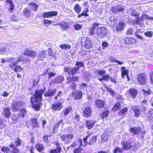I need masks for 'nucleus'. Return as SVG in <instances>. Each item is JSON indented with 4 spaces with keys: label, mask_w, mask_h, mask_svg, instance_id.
Wrapping results in <instances>:
<instances>
[{
    "label": "nucleus",
    "mask_w": 153,
    "mask_h": 153,
    "mask_svg": "<svg viewBox=\"0 0 153 153\" xmlns=\"http://www.w3.org/2000/svg\"><path fill=\"white\" fill-rule=\"evenodd\" d=\"M45 88H43L35 91V95L31 98V102L32 107L36 110L38 111L39 110L40 106L39 103H36L39 102L42 99V95L45 91Z\"/></svg>",
    "instance_id": "f257e3e1"
},
{
    "label": "nucleus",
    "mask_w": 153,
    "mask_h": 153,
    "mask_svg": "<svg viewBox=\"0 0 153 153\" xmlns=\"http://www.w3.org/2000/svg\"><path fill=\"white\" fill-rule=\"evenodd\" d=\"M99 25L98 23H94L89 30L90 33L91 35H94L95 33L96 30V34L98 36L101 38L104 37L107 33V29L104 27H99Z\"/></svg>",
    "instance_id": "f03ea898"
},
{
    "label": "nucleus",
    "mask_w": 153,
    "mask_h": 153,
    "mask_svg": "<svg viewBox=\"0 0 153 153\" xmlns=\"http://www.w3.org/2000/svg\"><path fill=\"white\" fill-rule=\"evenodd\" d=\"M82 46L87 49H90L93 46L91 42L88 37H84L82 39Z\"/></svg>",
    "instance_id": "7ed1b4c3"
},
{
    "label": "nucleus",
    "mask_w": 153,
    "mask_h": 153,
    "mask_svg": "<svg viewBox=\"0 0 153 153\" xmlns=\"http://www.w3.org/2000/svg\"><path fill=\"white\" fill-rule=\"evenodd\" d=\"M74 135L72 134H64L62 135H60L61 139L65 143H70Z\"/></svg>",
    "instance_id": "20e7f679"
},
{
    "label": "nucleus",
    "mask_w": 153,
    "mask_h": 153,
    "mask_svg": "<svg viewBox=\"0 0 153 153\" xmlns=\"http://www.w3.org/2000/svg\"><path fill=\"white\" fill-rule=\"evenodd\" d=\"M137 81L138 84L140 85H143L146 82L147 77L144 74H140L137 76Z\"/></svg>",
    "instance_id": "39448f33"
},
{
    "label": "nucleus",
    "mask_w": 153,
    "mask_h": 153,
    "mask_svg": "<svg viewBox=\"0 0 153 153\" xmlns=\"http://www.w3.org/2000/svg\"><path fill=\"white\" fill-rule=\"evenodd\" d=\"M79 70L78 68L76 67L73 68L66 67L65 68V72H68V74L69 75H73L77 74Z\"/></svg>",
    "instance_id": "423d86ee"
},
{
    "label": "nucleus",
    "mask_w": 153,
    "mask_h": 153,
    "mask_svg": "<svg viewBox=\"0 0 153 153\" xmlns=\"http://www.w3.org/2000/svg\"><path fill=\"white\" fill-rule=\"evenodd\" d=\"M22 103L20 102H14L11 107L12 110L14 112L18 111L21 106L22 105Z\"/></svg>",
    "instance_id": "0eeeda50"
},
{
    "label": "nucleus",
    "mask_w": 153,
    "mask_h": 153,
    "mask_svg": "<svg viewBox=\"0 0 153 153\" xmlns=\"http://www.w3.org/2000/svg\"><path fill=\"white\" fill-rule=\"evenodd\" d=\"M124 42L126 44H133L136 43L137 40L134 38L127 37L124 39Z\"/></svg>",
    "instance_id": "6e6552de"
},
{
    "label": "nucleus",
    "mask_w": 153,
    "mask_h": 153,
    "mask_svg": "<svg viewBox=\"0 0 153 153\" xmlns=\"http://www.w3.org/2000/svg\"><path fill=\"white\" fill-rule=\"evenodd\" d=\"M23 54L31 56L32 58H34L35 57L37 56V53L35 51L27 49L24 52Z\"/></svg>",
    "instance_id": "1a4fd4ad"
},
{
    "label": "nucleus",
    "mask_w": 153,
    "mask_h": 153,
    "mask_svg": "<svg viewBox=\"0 0 153 153\" xmlns=\"http://www.w3.org/2000/svg\"><path fill=\"white\" fill-rule=\"evenodd\" d=\"M62 108L61 103L58 102L53 104L52 105L51 109L53 111H60Z\"/></svg>",
    "instance_id": "9d476101"
},
{
    "label": "nucleus",
    "mask_w": 153,
    "mask_h": 153,
    "mask_svg": "<svg viewBox=\"0 0 153 153\" xmlns=\"http://www.w3.org/2000/svg\"><path fill=\"white\" fill-rule=\"evenodd\" d=\"M124 10V7L120 5L113 7L111 8V10L112 12L115 14L119 12H123Z\"/></svg>",
    "instance_id": "9b49d317"
},
{
    "label": "nucleus",
    "mask_w": 153,
    "mask_h": 153,
    "mask_svg": "<svg viewBox=\"0 0 153 153\" xmlns=\"http://www.w3.org/2000/svg\"><path fill=\"white\" fill-rule=\"evenodd\" d=\"M57 13L56 11H51L44 13L42 16L44 18H50L53 16H56Z\"/></svg>",
    "instance_id": "f8f14e48"
},
{
    "label": "nucleus",
    "mask_w": 153,
    "mask_h": 153,
    "mask_svg": "<svg viewBox=\"0 0 153 153\" xmlns=\"http://www.w3.org/2000/svg\"><path fill=\"white\" fill-rule=\"evenodd\" d=\"M95 104L97 107L101 108L104 107L105 103L103 100L97 99L95 101Z\"/></svg>",
    "instance_id": "ddd939ff"
},
{
    "label": "nucleus",
    "mask_w": 153,
    "mask_h": 153,
    "mask_svg": "<svg viewBox=\"0 0 153 153\" xmlns=\"http://www.w3.org/2000/svg\"><path fill=\"white\" fill-rule=\"evenodd\" d=\"M23 57L22 56H20L18 57L17 59L13 63H10L9 65L11 68L13 69V67L16 66L19 62H22Z\"/></svg>",
    "instance_id": "4468645a"
},
{
    "label": "nucleus",
    "mask_w": 153,
    "mask_h": 153,
    "mask_svg": "<svg viewBox=\"0 0 153 153\" xmlns=\"http://www.w3.org/2000/svg\"><path fill=\"white\" fill-rule=\"evenodd\" d=\"M96 121L94 120H89L86 121V126L88 129L92 128Z\"/></svg>",
    "instance_id": "2eb2a0df"
},
{
    "label": "nucleus",
    "mask_w": 153,
    "mask_h": 153,
    "mask_svg": "<svg viewBox=\"0 0 153 153\" xmlns=\"http://www.w3.org/2000/svg\"><path fill=\"white\" fill-rule=\"evenodd\" d=\"M141 128L139 127L131 128L130 131L131 133H134L135 134H140Z\"/></svg>",
    "instance_id": "dca6fc26"
},
{
    "label": "nucleus",
    "mask_w": 153,
    "mask_h": 153,
    "mask_svg": "<svg viewBox=\"0 0 153 153\" xmlns=\"http://www.w3.org/2000/svg\"><path fill=\"white\" fill-rule=\"evenodd\" d=\"M126 25L125 22H119L116 27V29L117 31H121L123 30Z\"/></svg>",
    "instance_id": "f3484780"
},
{
    "label": "nucleus",
    "mask_w": 153,
    "mask_h": 153,
    "mask_svg": "<svg viewBox=\"0 0 153 153\" xmlns=\"http://www.w3.org/2000/svg\"><path fill=\"white\" fill-rule=\"evenodd\" d=\"M30 124L31 125L32 128H35L39 127V124L37 123V120L36 118H32L31 119Z\"/></svg>",
    "instance_id": "a211bd4d"
},
{
    "label": "nucleus",
    "mask_w": 153,
    "mask_h": 153,
    "mask_svg": "<svg viewBox=\"0 0 153 153\" xmlns=\"http://www.w3.org/2000/svg\"><path fill=\"white\" fill-rule=\"evenodd\" d=\"M84 114L87 117H90L91 114V110L90 107H86L84 110Z\"/></svg>",
    "instance_id": "6ab92c4d"
},
{
    "label": "nucleus",
    "mask_w": 153,
    "mask_h": 153,
    "mask_svg": "<svg viewBox=\"0 0 153 153\" xmlns=\"http://www.w3.org/2000/svg\"><path fill=\"white\" fill-rule=\"evenodd\" d=\"M47 51L44 50L41 51L38 55V57L40 60H42L45 58L46 56Z\"/></svg>",
    "instance_id": "aec40b11"
},
{
    "label": "nucleus",
    "mask_w": 153,
    "mask_h": 153,
    "mask_svg": "<svg viewBox=\"0 0 153 153\" xmlns=\"http://www.w3.org/2000/svg\"><path fill=\"white\" fill-rule=\"evenodd\" d=\"M133 98H135L138 93L137 91L135 89L131 88L128 90L127 91Z\"/></svg>",
    "instance_id": "412c9836"
},
{
    "label": "nucleus",
    "mask_w": 153,
    "mask_h": 153,
    "mask_svg": "<svg viewBox=\"0 0 153 153\" xmlns=\"http://www.w3.org/2000/svg\"><path fill=\"white\" fill-rule=\"evenodd\" d=\"M56 92V90L55 89L48 90L47 92L45 94L44 96L45 97L52 96Z\"/></svg>",
    "instance_id": "4be33fe9"
},
{
    "label": "nucleus",
    "mask_w": 153,
    "mask_h": 153,
    "mask_svg": "<svg viewBox=\"0 0 153 153\" xmlns=\"http://www.w3.org/2000/svg\"><path fill=\"white\" fill-rule=\"evenodd\" d=\"M121 76L123 78H125V76L128 74V71L126 70V68L124 66H122L121 69Z\"/></svg>",
    "instance_id": "5701e85b"
},
{
    "label": "nucleus",
    "mask_w": 153,
    "mask_h": 153,
    "mask_svg": "<svg viewBox=\"0 0 153 153\" xmlns=\"http://www.w3.org/2000/svg\"><path fill=\"white\" fill-rule=\"evenodd\" d=\"M72 94H75V97L74 98V99H80L82 98V93L80 91L75 92V94L74 92H73Z\"/></svg>",
    "instance_id": "b1692460"
},
{
    "label": "nucleus",
    "mask_w": 153,
    "mask_h": 153,
    "mask_svg": "<svg viewBox=\"0 0 153 153\" xmlns=\"http://www.w3.org/2000/svg\"><path fill=\"white\" fill-rule=\"evenodd\" d=\"M16 59V58L15 59ZM14 60V58L13 57L10 58H7L5 59H2L1 61V62L4 63L5 62H10V63H13V61Z\"/></svg>",
    "instance_id": "393cba45"
},
{
    "label": "nucleus",
    "mask_w": 153,
    "mask_h": 153,
    "mask_svg": "<svg viewBox=\"0 0 153 153\" xmlns=\"http://www.w3.org/2000/svg\"><path fill=\"white\" fill-rule=\"evenodd\" d=\"M59 25L60 26L64 29H66L70 27V25L67 22H63L59 24Z\"/></svg>",
    "instance_id": "a878e982"
},
{
    "label": "nucleus",
    "mask_w": 153,
    "mask_h": 153,
    "mask_svg": "<svg viewBox=\"0 0 153 153\" xmlns=\"http://www.w3.org/2000/svg\"><path fill=\"white\" fill-rule=\"evenodd\" d=\"M147 118L149 120H153V109L149 110L147 114Z\"/></svg>",
    "instance_id": "bb28decb"
},
{
    "label": "nucleus",
    "mask_w": 153,
    "mask_h": 153,
    "mask_svg": "<svg viewBox=\"0 0 153 153\" xmlns=\"http://www.w3.org/2000/svg\"><path fill=\"white\" fill-rule=\"evenodd\" d=\"M131 147V145L130 143H124L123 144V149L124 150H128Z\"/></svg>",
    "instance_id": "cd10ccee"
},
{
    "label": "nucleus",
    "mask_w": 153,
    "mask_h": 153,
    "mask_svg": "<svg viewBox=\"0 0 153 153\" xmlns=\"http://www.w3.org/2000/svg\"><path fill=\"white\" fill-rule=\"evenodd\" d=\"M30 10L27 8H25L23 11V13L25 16L27 18H29L30 17Z\"/></svg>",
    "instance_id": "c85d7f7f"
},
{
    "label": "nucleus",
    "mask_w": 153,
    "mask_h": 153,
    "mask_svg": "<svg viewBox=\"0 0 153 153\" xmlns=\"http://www.w3.org/2000/svg\"><path fill=\"white\" fill-rule=\"evenodd\" d=\"M64 80V77L62 76H58L56 79L53 80L52 82L53 83H60L62 81Z\"/></svg>",
    "instance_id": "c756f323"
},
{
    "label": "nucleus",
    "mask_w": 153,
    "mask_h": 153,
    "mask_svg": "<svg viewBox=\"0 0 153 153\" xmlns=\"http://www.w3.org/2000/svg\"><path fill=\"white\" fill-rule=\"evenodd\" d=\"M108 20L109 21L108 22L111 23L110 24H115V22L117 20V19L115 17L111 16L109 17Z\"/></svg>",
    "instance_id": "7c9ffc66"
},
{
    "label": "nucleus",
    "mask_w": 153,
    "mask_h": 153,
    "mask_svg": "<svg viewBox=\"0 0 153 153\" xmlns=\"http://www.w3.org/2000/svg\"><path fill=\"white\" fill-rule=\"evenodd\" d=\"M18 118L19 116L18 115L13 114L11 118V119L13 120L12 122V123L13 124L17 122L18 121Z\"/></svg>",
    "instance_id": "2f4dec72"
},
{
    "label": "nucleus",
    "mask_w": 153,
    "mask_h": 153,
    "mask_svg": "<svg viewBox=\"0 0 153 153\" xmlns=\"http://www.w3.org/2000/svg\"><path fill=\"white\" fill-rule=\"evenodd\" d=\"M74 8L76 12L78 14L79 13L81 10V7L78 4H76L75 5Z\"/></svg>",
    "instance_id": "473e14b6"
},
{
    "label": "nucleus",
    "mask_w": 153,
    "mask_h": 153,
    "mask_svg": "<svg viewBox=\"0 0 153 153\" xmlns=\"http://www.w3.org/2000/svg\"><path fill=\"white\" fill-rule=\"evenodd\" d=\"M43 146L42 144L38 143L36 145L35 148L39 152H41L43 149Z\"/></svg>",
    "instance_id": "72a5a7b5"
},
{
    "label": "nucleus",
    "mask_w": 153,
    "mask_h": 153,
    "mask_svg": "<svg viewBox=\"0 0 153 153\" xmlns=\"http://www.w3.org/2000/svg\"><path fill=\"white\" fill-rule=\"evenodd\" d=\"M29 4L32 9L35 11L37 10L38 7V5L33 2H30Z\"/></svg>",
    "instance_id": "f704fd0d"
},
{
    "label": "nucleus",
    "mask_w": 153,
    "mask_h": 153,
    "mask_svg": "<svg viewBox=\"0 0 153 153\" xmlns=\"http://www.w3.org/2000/svg\"><path fill=\"white\" fill-rule=\"evenodd\" d=\"M136 23L139 25H141L143 24V18L142 16L140 17H137L136 19Z\"/></svg>",
    "instance_id": "c9c22d12"
},
{
    "label": "nucleus",
    "mask_w": 153,
    "mask_h": 153,
    "mask_svg": "<svg viewBox=\"0 0 153 153\" xmlns=\"http://www.w3.org/2000/svg\"><path fill=\"white\" fill-rule=\"evenodd\" d=\"M3 113L4 114H5L6 117H9L10 115V108H5Z\"/></svg>",
    "instance_id": "e433bc0d"
},
{
    "label": "nucleus",
    "mask_w": 153,
    "mask_h": 153,
    "mask_svg": "<svg viewBox=\"0 0 153 153\" xmlns=\"http://www.w3.org/2000/svg\"><path fill=\"white\" fill-rule=\"evenodd\" d=\"M120 104L119 102L116 103L114 106L112 108L113 110L114 111H115L117 110L120 109Z\"/></svg>",
    "instance_id": "4c0bfd02"
},
{
    "label": "nucleus",
    "mask_w": 153,
    "mask_h": 153,
    "mask_svg": "<svg viewBox=\"0 0 153 153\" xmlns=\"http://www.w3.org/2000/svg\"><path fill=\"white\" fill-rule=\"evenodd\" d=\"M60 47L62 49L67 50L71 48V46L69 45L64 44L60 45Z\"/></svg>",
    "instance_id": "58836bf2"
},
{
    "label": "nucleus",
    "mask_w": 153,
    "mask_h": 153,
    "mask_svg": "<svg viewBox=\"0 0 153 153\" xmlns=\"http://www.w3.org/2000/svg\"><path fill=\"white\" fill-rule=\"evenodd\" d=\"M97 137L96 136H94L90 139L89 142L88 143L89 145H91L94 143L96 142Z\"/></svg>",
    "instance_id": "ea45409f"
},
{
    "label": "nucleus",
    "mask_w": 153,
    "mask_h": 153,
    "mask_svg": "<svg viewBox=\"0 0 153 153\" xmlns=\"http://www.w3.org/2000/svg\"><path fill=\"white\" fill-rule=\"evenodd\" d=\"M75 65L77 66V67H76L78 68L79 70L81 67L84 66V64L82 62H76Z\"/></svg>",
    "instance_id": "a19ab883"
},
{
    "label": "nucleus",
    "mask_w": 153,
    "mask_h": 153,
    "mask_svg": "<svg viewBox=\"0 0 153 153\" xmlns=\"http://www.w3.org/2000/svg\"><path fill=\"white\" fill-rule=\"evenodd\" d=\"M53 22V21L48 19H45L44 21V24L47 27H48V25L51 24Z\"/></svg>",
    "instance_id": "79ce46f5"
},
{
    "label": "nucleus",
    "mask_w": 153,
    "mask_h": 153,
    "mask_svg": "<svg viewBox=\"0 0 153 153\" xmlns=\"http://www.w3.org/2000/svg\"><path fill=\"white\" fill-rule=\"evenodd\" d=\"M123 149L119 147H116L113 151V153H121L123 152Z\"/></svg>",
    "instance_id": "37998d69"
},
{
    "label": "nucleus",
    "mask_w": 153,
    "mask_h": 153,
    "mask_svg": "<svg viewBox=\"0 0 153 153\" xmlns=\"http://www.w3.org/2000/svg\"><path fill=\"white\" fill-rule=\"evenodd\" d=\"M6 2L9 4L10 10L11 11L13 9L14 5L11 0H7Z\"/></svg>",
    "instance_id": "c03bdc74"
},
{
    "label": "nucleus",
    "mask_w": 153,
    "mask_h": 153,
    "mask_svg": "<svg viewBox=\"0 0 153 153\" xmlns=\"http://www.w3.org/2000/svg\"><path fill=\"white\" fill-rule=\"evenodd\" d=\"M128 108H124L123 109H121L119 113V115L121 116L123 114H125L127 112Z\"/></svg>",
    "instance_id": "a18cd8bd"
},
{
    "label": "nucleus",
    "mask_w": 153,
    "mask_h": 153,
    "mask_svg": "<svg viewBox=\"0 0 153 153\" xmlns=\"http://www.w3.org/2000/svg\"><path fill=\"white\" fill-rule=\"evenodd\" d=\"M133 110L134 111L135 115V116H138L140 114V111L137 107H135L133 108Z\"/></svg>",
    "instance_id": "49530a36"
},
{
    "label": "nucleus",
    "mask_w": 153,
    "mask_h": 153,
    "mask_svg": "<svg viewBox=\"0 0 153 153\" xmlns=\"http://www.w3.org/2000/svg\"><path fill=\"white\" fill-rule=\"evenodd\" d=\"M131 15L134 16H139L140 13H137L134 9H132L131 11Z\"/></svg>",
    "instance_id": "de8ad7c7"
},
{
    "label": "nucleus",
    "mask_w": 153,
    "mask_h": 153,
    "mask_svg": "<svg viewBox=\"0 0 153 153\" xmlns=\"http://www.w3.org/2000/svg\"><path fill=\"white\" fill-rule=\"evenodd\" d=\"M13 69V70L15 72H19L21 71L23 69L19 66H16Z\"/></svg>",
    "instance_id": "09e8293b"
},
{
    "label": "nucleus",
    "mask_w": 153,
    "mask_h": 153,
    "mask_svg": "<svg viewBox=\"0 0 153 153\" xmlns=\"http://www.w3.org/2000/svg\"><path fill=\"white\" fill-rule=\"evenodd\" d=\"M142 105L143 107V109L144 111L146 110V107L147 106V101L146 100H144L142 101Z\"/></svg>",
    "instance_id": "8fccbe9b"
},
{
    "label": "nucleus",
    "mask_w": 153,
    "mask_h": 153,
    "mask_svg": "<svg viewBox=\"0 0 153 153\" xmlns=\"http://www.w3.org/2000/svg\"><path fill=\"white\" fill-rule=\"evenodd\" d=\"M91 134H89L84 138L83 140L85 146H86L87 145L88 142H87V140L90 137Z\"/></svg>",
    "instance_id": "3c124183"
},
{
    "label": "nucleus",
    "mask_w": 153,
    "mask_h": 153,
    "mask_svg": "<svg viewBox=\"0 0 153 153\" xmlns=\"http://www.w3.org/2000/svg\"><path fill=\"white\" fill-rule=\"evenodd\" d=\"M142 17L143 18V19H145L147 20H153V17H149L146 14H143L142 15Z\"/></svg>",
    "instance_id": "603ef678"
},
{
    "label": "nucleus",
    "mask_w": 153,
    "mask_h": 153,
    "mask_svg": "<svg viewBox=\"0 0 153 153\" xmlns=\"http://www.w3.org/2000/svg\"><path fill=\"white\" fill-rule=\"evenodd\" d=\"M109 114V112L108 111H105L103 112L101 115V116L102 118L107 117Z\"/></svg>",
    "instance_id": "864d4df0"
},
{
    "label": "nucleus",
    "mask_w": 153,
    "mask_h": 153,
    "mask_svg": "<svg viewBox=\"0 0 153 153\" xmlns=\"http://www.w3.org/2000/svg\"><path fill=\"white\" fill-rule=\"evenodd\" d=\"M82 27V25L79 24L75 25L74 26L75 29L76 30H79L81 29Z\"/></svg>",
    "instance_id": "5fc2aeb1"
},
{
    "label": "nucleus",
    "mask_w": 153,
    "mask_h": 153,
    "mask_svg": "<svg viewBox=\"0 0 153 153\" xmlns=\"http://www.w3.org/2000/svg\"><path fill=\"white\" fill-rule=\"evenodd\" d=\"M71 110V108L69 107L66 108L64 111V114L65 115H67Z\"/></svg>",
    "instance_id": "6e6d98bb"
},
{
    "label": "nucleus",
    "mask_w": 153,
    "mask_h": 153,
    "mask_svg": "<svg viewBox=\"0 0 153 153\" xmlns=\"http://www.w3.org/2000/svg\"><path fill=\"white\" fill-rule=\"evenodd\" d=\"M20 112L21 114L19 115V116L22 117H24L26 112L25 109L24 108L22 109L21 110Z\"/></svg>",
    "instance_id": "4d7b16f0"
},
{
    "label": "nucleus",
    "mask_w": 153,
    "mask_h": 153,
    "mask_svg": "<svg viewBox=\"0 0 153 153\" xmlns=\"http://www.w3.org/2000/svg\"><path fill=\"white\" fill-rule=\"evenodd\" d=\"M5 126L4 123V120L1 119H0V129L4 128Z\"/></svg>",
    "instance_id": "13d9d810"
},
{
    "label": "nucleus",
    "mask_w": 153,
    "mask_h": 153,
    "mask_svg": "<svg viewBox=\"0 0 153 153\" xmlns=\"http://www.w3.org/2000/svg\"><path fill=\"white\" fill-rule=\"evenodd\" d=\"M145 35L146 36L151 37L152 35V32L151 31H148L145 33Z\"/></svg>",
    "instance_id": "bf43d9fd"
},
{
    "label": "nucleus",
    "mask_w": 153,
    "mask_h": 153,
    "mask_svg": "<svg viewBox=\"0 0 153 153\" xmlns=\"http://www.w3.org/2000/svg\"><path fill=\"white\" fill-rule=\"evenodd\" d=\"M10 147L11 148H12L13 149V153H18V149L16 148L13 145H10Z\"/></svg>",
    "instance_id": "052dcab7"
},
{
    "label": "nucleus",
    "mask_w": 153,
    "mask_h": 153,
    "mask_svg": "<svg viewBox=\"0 0 153 153\" xmlns=\"http://www.w3.org/2000/svg\"><path fill=\"white\" fill-rule=\"evenodd\" d=\"M1 151L4 152H6L7 153H8L9 152L10 149L9 148L7 147H3L1 149Z\"/></svg>",
    "instance_id": "680f3d73"
},
{
    "label": "nucleus",
    "mask_w": 153,
    "mask_h": 153,
    "mask_svg": "<svg viewBox=\"0 0 153 153\" xmlns=\"http://www.w3.org/2000/svg\"><path fill=\"white\" fill-rule=\"evenodd\" d=\"M98 74L100 75L101 76H103L106 73V72L105 70H101L99 71L98 72Z\"/></svg>",
    "instance_id": "e2e57ef3"
},
{
    "label": "nucleus",
    "mask_w": 153,
    "mask_h": 153,
    "mask_svg": "<svg viewBox=\"0 0 153 153\" xmlns=\"http://www.w3.org/2000/svg\"><path fill=\"white\" fill-rule=\"evenodd\" d=\"M10 51V50L9 49L6 48L4 47H2L0 49V51L1 52H3L6 51L7 52H9Z\"/></svg>",
    "instance_id": "0e129e2a"
},
{
    "label": "nucleus",
    "mask_w": 153,
    "mask_h": 153,
    "mask_svg": "<svg viewBox=\"0 0 153 153\" xmlns=\"http://www.w3.org/2000/svg\"><path fill=\"white\" fill-rule=\"evenodd\" d=\"M133 32V29L132 28H130L128 29L127 34L128 35L131 34Z\"/></svg>",
    "instance_id": "69168bd1"
},
{
    "label": "nucleus",
    "mask_w": 153,
    "mask_h": 153,
    "mask_svg": "<svg viewBox=\"0 0 153 153\" xmlns=\"http://www.w3.org/2000/svg\"><path fill=\"white\" fill-rule=\"evenodd\" d=\"M21 140L18 138L15 141V144L16 146H19L21 143Z\"/></svg>",
    "instance_id": "338daca9"
},
{
    "label": "nucleus",
    "mask_w": 153,
    "mask_h": 153,
    "mask_svg": "<svg viewBox=\"0 0 153 153\" xmlns=\"http://www.w3.org/2000/svg\"><path fill=\"white\" fill-rule=\"evenodd\" d=\"M150 78L151 82L153 84V71H152L150 73Z\"/></svg>",
    "instance_id": "774afa93"
}]
</instances>
